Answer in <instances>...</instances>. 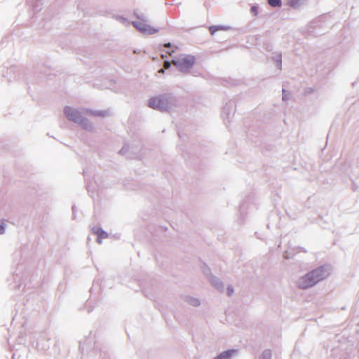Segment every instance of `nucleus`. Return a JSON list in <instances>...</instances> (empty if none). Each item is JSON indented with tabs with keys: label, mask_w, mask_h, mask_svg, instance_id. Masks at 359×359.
I'll list each match as a JSON object with an SVG mask.
<instances>
[{
	"label": "nucleus",
	"mask_w": 359,
	"mask_h": 359,
	"mask_svg": "<svg viewBox=\"0 0 359 359\" xmlns=\"http://www.w3.org/2000/svg\"><path fill=\"white\" fill-rule=\"evenodd\" d=\"M330 273L331 271L329 267L326 266H320L301 277L297 282V286L301 289H307L323 280Z\"/></svg>",
	"instance_id": "obj_1"
},
{
	"label": "nucleus",
	"mask_w": 359,
	"mask_h": 359,
	"mask_svg": "<svg viewBox=\"0 0 359 359\" xmlns=\"http://www.w3.org/2000/svg\"><path fill=\"white\" fill-rule=\"evenodd\" d=\"M172 63L180 71L187 72L194 66L195 58L191 55H180L175 60H173Z\"/></svg>",
	"instance_id": "obj_2"
},
{
	"label": "nucleus",
	"mask_w": 359,
	"mask_h": 359,
	"mask_svg": "<svg viewBox=\"0 0 359 359\" xmlns=\"http://www.w3.org/2000/svg\"><path fill=\"white\" fill-rule=\"evenodd\" d=\"M149 106L154 109L165 110L168 107V102L161 97H152L149 101Z\"/></svg>",
	"instance_id": "obj_3"
},
{
	"label": "nucleus",
	"mask_w": 359,
	"mask_h": 359,
	"mask_svg": "<svg viewBox=\"0 0 359 359\" xmlns=\"http://www.w3.org/2000/svg\"><path fill=\"white\" fill-rule=\"evenodd\" d=\"M133 25L137 29L144 34H153L158 32L156 29L147 25L145 20H143L133 22Z\"/></svg>",
	"instance_id": "obj_4"
},
{
	"label": "nucleus",
	"mask_w": 359,
	"mask_h": 359,
	"mask_svg": "<svg viewBox=\"0 0 359 359\" xmlns=\"http://www.w3.org/2000/svg\"><path fill=\"white\" fill-rule=\"evenodd\" d=\"M65 114L69 119L74 121H77L80 118L78 111L69 107H67L65 109Z\"/></svg>",
	"instance_id": "obj_5"
},
{
	"label": "nucleus",
	"mask_w": 359,
	"mask_h": 359,
	"mask_svg": "<svg viewBox=\"0 0 359 359\" xmlns=\"http://www.w3.org/2000/svg\"><path fill=\"white\" fill-rule=\"evenodd\" d=\"M92 232L97 236V242L101 243L102 239L107 238L108 233L98 226H95L92 229Z\"/></svg>",
	"instance_id": "obj_6"
},
{
	"label": "nucleus",
	"mask_w": 359,
	"mask_h": 359,
	"mask_svg": "<svg viewBox=\"0 0 359 359\" xmlns=\"http://www.w3.org/2000/svg\"><path fill=\"white\" fill-rule=\"evenodd\" d=\"M235 352L236 351L233 350H229L222 353L219 355L214 359H229Z\"/></svg>",
	"instance_id": "obj_7"
},
{
	"label": "nucleus",
	"mask_w": 359,
	"mask_h": 359,
	"mask_svg": "<svg viewBox=\"0 0 359 359\" xmlns=\"http://www.w3.org/2000/svg\"><path fill=\"white\" fill-rule=\"evenodd\" d=\"M268 4L273 7H279L281 6L280 0H268Z\"/></svg>",
	"instance_id": "obj_8"
},
{
	"label": "nucleus",
	"mask_w": 359,
	"mask_h": 359,
	"mask_svg": "<svg viewBox=\"0 0 359 359\" xmlns=\"http://www.w3.org/2000/svg\"><path fill=\"white\" fill-rule=\"evenodd\" d=\"M224 29L222 27L219 26H211L209 28V30L211 33V34H214L217 31Z\"/></svg>",
	"instance_id": "obj_9"
},
{
	"label": "nucleus",
	"mask_w": 359,
	"mask_h": 359,
	"mask_svg": "<svg viewBox=\"0 0 359 359\" xmlns=\"http://www.w3.org/2000/svg\"><path fill=\"white\" fill-rule=\"evenodd\" d=\"M250 11L255 15H257L258 13L257 8L255 6H252Z\"/></svg>",
	"instance_id": "obj_10"
},
{
	"label": "nucleus",
	"mask_w": 359,
	"mask_h": 359,
	"mask_svg": "<svg viewBox=\"0 0 359 359\" xmlns=\"http://www.w3.org/2000/svg\"><path fill=\"white\" fill-rule=\"evenodd\" d=\"M163 66H164L165 69H168L170 67V63L169 62H168V61H165L164 62V65Z\"/></svg>",
	"instance_id": "obj_11"
},
{
	"label": "nucleus",
	"mask_w": 359,
	"mask_h": 359,
	"mask_svg": "<svg viewBox=\"0 0 359 359\" xmlns=\"http://www.w3.org/2000/svg\"><path fill=\"white\" fill-rule=\"evenodd\" d=\"M233 288H230V287L228 288V294L229 295H231L233 293Z\"/></svg>",
	"instance_id": "obj_12"
},
{
	"label": "nucleus",
	"mask_w": 359,
	"mask_h": 359,
	"mask_svg": "<svg viewBox=\"0 0 359 359\" xmlns=\"http://www.w3.org/2000/svg\"><path fill=\"white\" fill-rule=\"evenodd\" d=\"M4 231V226L0 225V233H3Z\"/></svg>",
	"instance_id": "obj_13"
},
{
	"label": "nucleus",
	"mask_w": 359,
	"mask_h": 359,
	"mask_svg": "<svg viewBox=\"0 0 359 359\" xmlns=\"http://www.w3.org/2000/svg\"><path fill=\"white\" fill-rule=\"evenodd\" d=\"M170 46H171V45H170V43H165V44H164V46H165V47H170Z\"/></svg>",
	"instance_id": "obj_14"
},
{
	"label": "nucleus",
	"mask_w": 359,
	"mask_h": 359,
	"mask_svg": "<svg viewBox=\"0 0 359 359\" xmlns=\"http://www.w3.org/2000/svg\"><path fill=\"white\" fill-rule=\"evenodd\" d=\"M159 73H164V69H161L159 71H158Z\"/></svg>",
	"instance_id": "obj_15"
}]
</instances>
